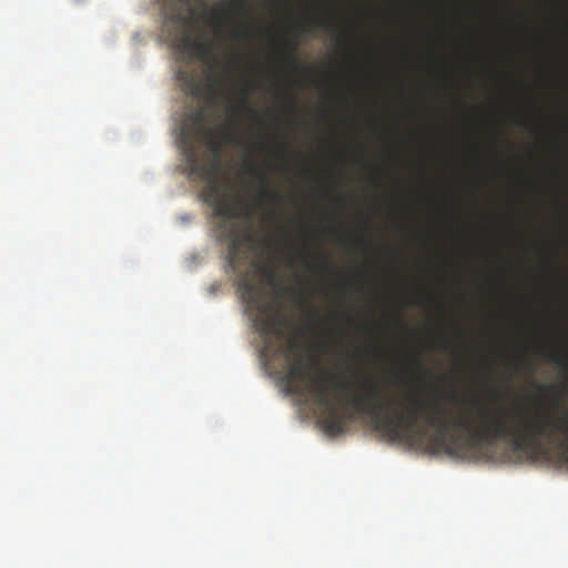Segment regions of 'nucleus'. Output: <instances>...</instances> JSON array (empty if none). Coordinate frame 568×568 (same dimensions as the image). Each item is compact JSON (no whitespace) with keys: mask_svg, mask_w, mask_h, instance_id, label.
Instances as JSON below:
<instances>
[{"mask_svg":"<svg viewBox=\"0 0 568 568\" xmlns=\"http://www.w3.org/2000/svg\"><path fill=\"white\" fill-rule=\"evenodd\" d=\"M229 34L236 41L240 42H246L248 38L251 37V32L247 28V26H241L236 29H231L229 31Z\"/></svg>","mask_w":568,"mask_h":568,"instance_id":"6e6552de","label":"nucleus"},{"mask_svg":"<svg viewBox=\"0 0 568 568\" xmlns=\"http://www.w3.org/2000/svg\"><path fill=\"white\" fill-rule=\"evenodd\" d=\"M347 318H348V321H353V318L349 314H347Z\"/></svg>","mask_w":568,"mask_h":568,"instance_id":"412c9836","label":"nucleus"},{"mask_svg":"<svg viewBox=\"0 0 568 568\" xmlns=\"http://www.w3.org/2000/svg\"><path fill=\"white\" fill-rule=\"evenodd\" d=\"M176 80L182 90L193 98L200 97L204 89L210 94L221 97L222 89L226 84V78L223 74L213 70L207 75V83L204 87L201 77L199 75L196 70L193 69L189 63H186L178 70Z\"/></svg>","mask_w":568,"mask_h":568,"instance_id":"20e7f679","label":"nucleus"},{"mask_svg":"<svg viewBox=\"0 0 568 568\" xmlns=\"http://www.w3.org/2000/svg\"><path fill=\"white\" fill-rule=\"evenodd\" d=\"M191 18L182 10L180 1L168 21L169 38L176 49L189 59L206 60L211 57L210 43L194 37L191 30Z\"/></svg>","mask_w":568,"mask_h":568,"instance_id":"7ed1b4c3","label":"nucleus"},{"mask_svg":"<svg viewBox=\"0 0 568 568\" xmlns=\"http://www.w3.org/2000/svg\"><path fill=\"white\" fill-rule=\"evenodd\" d=\"M222 14L217 11H214L212 14L211 22L215 24V31L217 34L224 33V28L221 24Z\"/></svg>","mask_w":568,"mask_h":568,"instance_id":"ddd939ff","label":"nucleus"},{"mask_svg":"<svg viewBox=\"0 0 568 568\" xmlns=\"http://www.w3.org/2000/svg\"><path fill=\"white\" fill-rule=\"evenodd\" d=\"M436 346L440 349H447L448 344L445 339L442 338L437 342Z\"/></svg>","mask_w":568,"mask_h":568,"instance_id":"dca6fc26","label":"nucleus"},{"mask_svg":"<svg viewBox=\"0 0 568 568\" xmlns=\"http://www.w3.org/2000/svg\"><path fill=\"white\" fill-rule=\"evenodd\" d=\"M267 215H268L270 217H272V219H275V220H277V217H278V216H277V214L275 213V211H270V212L267 213Z\"/></svg>","mask_w":568,"mask_h":568,"instance_id":"f3484780","label":"nucleus"},{"mask_svg":"<svg viewBox=\"0 0 568 568\" xmlns=\"http://www.w3.org/2000/svg\"><path fill=\"white\" fill-rule=\"evenodd\" d=\"M528 365H529V368L532 371V364L529 362Z\"/></svg>","mask_w":568,"mask_h":568,"instance_id":"5701e85b","label":"nucleus"},{"mask_svg":"<svg viewBox=\"0 0 568 568\" xmlns=\"http://www.w3.org/2000/svg\"><path fill=\"white\" fill-rule=\"evenodd\" d=\"M231 6L234 10L242 12L246 17H248L251 13L247 0H232Z\"/></svg>","mask_w":568,"mask_h":568,"instance_id":"9d476101","label":"nucleus"},{"mask_svg":"<svg viewBox=\"0 0 568 568\" xmlns=\"http://www.w3.org/2000/svg\"><path fill=\"white\" fill-rule=\"evenodd\" d=\"M286 101H287V105H288L290 110H295L296 109L295 100H294V98H293V95L291 93L286 94Z\"/></svg>","mask_w":568,"mask_h":568,"instance_id":"2eb2a0df","label":"nucleus"},{"mask_svg":"<svg viewBox=\"0 0 568 568\" xmlns=\"http://www.w3.org/2000/svg\"><path fill=\"white\" fill-rule=\"evenodd\" d=\"M277 146H278V149H280L281 151L286 150V144H285V143H283V142L278 143V144H277Z\"/></svg>","mask_w":568,"mask_h":568,"instance_id":"a211bd4d","label":"nucleus"},{"mask_svg":"<svg viewBox=\"0 0 568 568\" xmlns=\"http://www.w3.org/2000/svg\"><path fill=\"white\" fill-rule=\"evenodd\" d=\"M183 155L190 176L205 182L204 201L212 206L220 241L227 245V263L233 271L246 264L254 247L251 227H242L241 207L229 191L219 182L221 158L224 145L240 144L237 132L223 124L219 130L207 124L204 109L189 114L180 133Z\"/></svg>","mask_w":568,"mask_h":568,"instance_id":"f03ea898","label":"nucleus"},{"mask_svg":"<svg viewBox=\"0 0 568 568\" xmlns=\"http://www.w3.org/2000/svg\"><path fill=\"white\" fill-rule=\"evenodd\" d=\"M283 47L284 51L282 54V61L284 64L295 72H306L307 70L301 64L296 55L298 43L296 41L284 40Z\"/></svg>","mask_w":568,"mask_h":568,"instance_id":"423d86ee","label":"nucleus"},{"mask_svg":"<svg viewBox=\"0 0 568 568\" xmlns=\"http://www.w3.org/2000/svg\"><path fill=\"white\" fill-rule=\"evenodd\" d=\"M311 315L312 316H318V313L317 312L316 313H312Z\"/></svg>","mask_w":568,"mask_h":568,"instance_id":"4be33fe9","label":"nucleus"},{"mask_svg":"<svg viewBox=\"0 0 568 568\" xmlns=\"http://www.w3.org/2000/svg\"><path fill=\"white\" fill-rule=\"evenodd\" d=\"M313 24H316V26L323 27V28L332 27V23H331L329 20H327V19H316L313 23H305L304 24V30L308 32Z\"/></svg>","mask_w":568,"mask_h":568,"instance_id":"4468645a","label":"nucleus"},{"mask_svg":"<svg viewBox=\"0 0 568 568\" xmlns=\"http://www.w3.org/2000/svg\"><path fill=\"white\" fill-rule=\"evenodd\" d=\"M396 322H397V323H399L402 326H404V324H403V320H402V317H400V316H397V317H396Z\"/></svg>","mask_w":568,"mask_h":568,"instance_id":"6ab92c4d","label":"nucleus"},{"mask_svg":"<svg viewBox=\"0 0 568 568\" xmlns=\"http://www.w3.org/2000/svg\"><path fill=\"white\" fill-rule=\"evenodd\" d=\"M547 358L555 365L559 366V367H567L568 366V363L567 361L558 355L557 353H548L547 354Z\"/></svg>","mask_w":568,"mask_h":568,"instance_id":"f8f14e48","label":"nucleus"},{"mask_svg":"<svg viewBox=\"0 0 568 568\" xmlns=\"http://www.w3.org/2000/svg\"><path fill=\"white\" fill-rule=\"evenodd\" d=\"M251 92L244 91L241 95V103L240 105H235L236 111H245L247 112L252 118L258 119L257 111L251 106L250 103Z\"/></svg>","mask_w":568,"mask_h":568,"instance_id":"0eeeda50","label":"nucleus"},{"mask_svg":"<svg viewBox=\"0 0 568 568\" xmlns=\"http://www.w3.org/2000/svg\"><path fill=\"white\" fill-rule=\"evenodd\" d=\"M246 172L257 178L260 182V195L264 200H268L274 205H282L285 202V196L275 187L271 185L270 178L266 173H260L253 162L245 164Z\"/></svg>","mask_w":568,"mask_h":568,"instance_id":"39448f33","label":"nucleus"},{"mask_svg":"<svg viewBox=\"0 0 568 568\" xmlns=\"http://www.w3.org/2000/svg\"><path fill=\"white\" fill-rule=\"evenodd\" d=\"M318 263L317 264H311L308 262H306V267L308 270H320L322 272H328L331 268H332V265H331V262L327 260V257L323 254V252H321L318 254Z\"/></svg>","mask_w":568,"mask_h":568,"instance_id":"1a4fd4ad","label":"nucleus"},{"mask_svg":"<svg viewBox=\"0 0 568 568\" xmlns=\"http://www.w3.org/2000/svg\"><path fill=\"white\" fill-rule=\"evenodd\" d=\"M254 266L257 271L258 274L267 277L270 281H273L274 280V271L271 268V267H267V266H264L262 264H258V263H254Z\"/></svg>","mask_w":568,"mask_h":568,"instance_id":"9b49d317","label":"nucleus"},{"mask_svg":"<svg viewBox=\"0 0 568 568\" xmlns=\"http://www.w3.org/2000/svg\"><path fill=\"white\" fill-rule=\"evenodd\" d=\"M338 200H339V202H342L343 204H345V202H346V199H345L344 196H343V197H339Z\"/></svg>","mask_w":568,"mask_h":568,"instance_id":"aec40b11","label":"nucleus"},{"mask_svg":"<svg viewBox=\"0 0 568 568\" xmlns=\"http://www.w3.org/2000/svg\"><path fill=\"white\" fill-rule=\"evenodd\" d=\"M407 405L385 400L381 395V435L390 442L427 438L434 452L459 456L481 444L504 442L511 449L536 460L556 446L568 462V413L555 416L540 407L496 406L478 399L464 400L455 394L457 410H437L415 395Z\"/></svg>","mask_w":568,"mask_h":568,"instance_id":"f257e3e1","label":"nucleus"}]
</instances>
